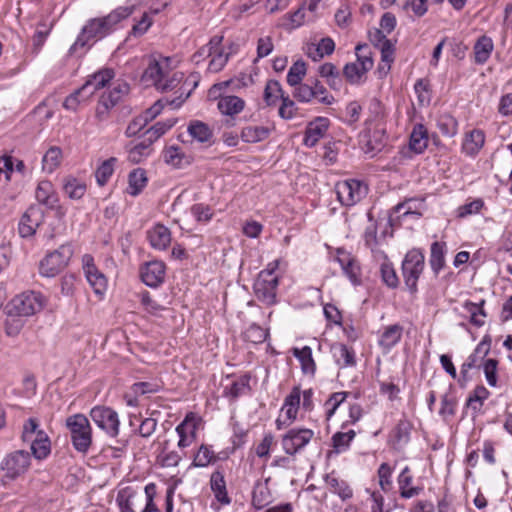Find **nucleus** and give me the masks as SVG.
<instances>
[{
	"label": "nucleus",
	"instance_id": "1",
	"mask_svg": "<svg viewBox=\"0 0 512 512\" xmlns=\"http://www.w3.org/2000/svg\"><path fill=\"white\" fill-rule=\"evenodd\" d=\"M183 79L182 72L173 71L169 57H152L143 72L142 80L153 85L158 91L167 92L175 89Z\"/></svg>",
	"mask_w": 512,
	"mask_h": 512
},
{
	"label": "nucleus",
	"instance_id": "2",
	"mask_svg": "<svg viewBox=\"0 0 512 512\" xmlns=\"http://www.w3.org/2000/svg\"><path fill=\"white\" fill-rule=\"evenodd\" d=\"M132 13L128 7H118L105 17L94 18L87 22L81 34L74 43V47L85 46L90 40L102 39L110 34L114 27Z\"/></svg>",
	"mask_w": 512,
	"mask_h": 512
},
{
	"label": "nucleus",
	"instance_id": "3",
	"mask_svg": "<svg viewBox=\"0 0 512 512\" xmlns=\"http://www.w3.org/2000/svg\"><path fill=\"white\" fill-rule=\"evenodd\" d=\"M31 466V455L25 450H16L5 455L0 462V485L6 487L24 476Z\"/></svg>",
	"mask_w": 512,
	"mask_h": 512
},
{
	"label": "nucleus",
	"instance_id": "4",
	"mask_svg": "<svg viewBox=\"0 0 512 512\" xmlns=\"http://www.w3.org/2000/svg\"><path fill=\"white\" fill-rule=\"evenodd\" d=\"M65 426L68 430L73 448L82 454H87L92 445V428L88 418L81 413L66 418Z\"/></svg>",
	"mask_w": 512,
	"mask_h": 512
},
{
	"label": "nucleus",
	"instance_id": "5",
	"mask_svg": "<svg viewBox=\"0 0 512 512\" xmlns=\"http://www.w3.org/2000/svg\"><path fill=\"white\" fill-rule=\"evenodd\" d=\"M73 253L70 243L62 244L56 250L47 253L39 263L40 275L47 278L57 276L68 265Z\"/></svg>",
	"mask_w": 512,
	"mask_h": 512
},
{
	"label": "nucleus",
	"instance_id": "6",
	"mask_svg": "<svg viewBox=\"0 0 512 512\" xmlns=\"http://www.w3.org/2000/svg\"><path fill=\"white\" fill-rule=\"evenodd\" d=\"M46 302V297L40 292L26 291L11 300L9 313L29 317L40 312L45 307Z\"/></svg>",
	"mask_w": 512,
	"mask_h": 512
},
{
	"label": "nucleus",
	"instance_id": "7",
	"mask_svg": "<svg viewBox=\"0 0 512 512\" xmlns=\"http://www.w3.org/2000/svg\"><path fill=\"white\" fill-rule=\"evenodd\" d=\"M424 265V255L417 249L409 251L402 262L404 281L411 292L417 290V281L423 272Z\"/></svg>",
	"mask_w": 512,
	"mask_h": 512
},
{
	"label": "nucleus",
	"instance_id": "8",
	"mask_svg": "<svg viewBox=\"0 0 512 512\" xmlns=\"http://www.w3.org/2000/svg\"><path fill=\"white\" fill-rule=\"evenodd\" d=\"M335 192L340 203L350 207L365 197L367 186L359 180L349 179L336 183Z\"/></svg>",
	"mask_w": 512,
	"mask_h": 512
},
{
	"label": "nucleus",
	"instance_id": "9",
	"mask_svg": "<svg viewBox=\"0 0 512 512\" xmlns=\"http://www.w3.org/2000/svg\"><path fill=\"white\" fill-rule=\"evenodd\" d=\"M90 417L93 422L109 436H118L120 421L116 411L109 407L96 406L91 409Z\"/></svg>",
	"mask_w": 512,
	"mask_h": 512
},
{
	"label": "nucleus",
	"instance_id": "10",
	"mask_svg": "<svg viewBox=\"0 0 512 512\" xmlns=\"http://www.w3.org/2000/svg\"><path fill=\"white\" fill-rule=\"evenodd\" d=\"M44 211L38 204H33L21 216L18 234L21 238H31L44 221Z\"/></svg>",
	"mask_w": 512,
	"mask_h": 512
},
{
	"label": "nucleus",
	"instance_id": "11",
	"mask_svg": "<svg viewBox=\"0 0 512 512\" xmlns=\"http://www.w3.org/2000/svg\"><path fill=\"white\" fill-rule=\"evenodd\" d=\"M278 284V277H270L268 272H260L253 287L256 297L265 304H274Z\"/></svg>",
	"mask_w": 512,
	"mask_h": 512
},
{
	"label": "nucleus",
	"instance_id": "12",
	"mask_svg": "<svg viewBox=\"0 0 512 512\" xmlns=\"http://www.w3.org/2000/svg\"><path fill=\"white\" fill-rule=\"evenodd\" d=\"M313 436L314 432L310 429H291L282 437L283 450L288 455H295L311 441Z\"/></svg>",
	"mask_w": 512,
	"mask_h": 512
},
{
	"label": "nucleus",
	"instance_id": "13",
	"mask_svg": "<svg viewBox=\"0 0 512 512\" xmlns=\"http://www.w3.org/2000/svg\"><path fill=\"white\" fill-rule=\"evenodd\" d=\"M336 261L340 264L344 274L354 285L360 283L361 269L355 257L343 248H337Z\"/></svg>",
	"mask_w": 512,
	"mask_h": 512
},
{
	"label": "nucleus",
	"instance_id": "14",
	"mask_svg": "<svg viewBox=\"0 0 512 512\" xmlns=\"http://www.w3.org/2000/svg\"><path fill=\"white\" fill-rule=\"evenodd\" d=\"M370 39L381 52L382 64L380 65L379 69L388 71L390 69L391 63L394 60L393 44L389 39L386 38V36L383 34V31L379 29L370 34Z\"/></svg>",
	"mask_w": 512,
	"mask_h": 512
},
{
	"label": "nucleus",
	"instance_id": "15",
	"mask_svg": "<svg viewBox=\"0 0 512 512\" xmlns=\"http://www.w3.org/2000/svg\"><path fill=\"white\" fill-rule=\"evenodd\" d=\"M197 427V418L192 413L187 414L184 420L176 427V432L179 436V448H186L196 440Z\"/></svg>",
	"mask_w": 512,
	"mask_h": 512
},
{
	"label": "nucleus",
	"instance_id": "16",
	"mask_svg": "<svg viewBox=\"0 0 512 512\" xmlns=\"http://www.w3.org/2000/svg\"><path fill=\"white\" fill-rule=\"evenodd\" d=\"M83 269L86 278L96 294L102 295L107 287L105 276L98 271L89 255L83 257Z\"/></svg>",
	"mask_w": 512,
	"mask_h": 512
},
{
	"label": "nucleus",
	"instance_id": "17",
	"mask_svg": "<svg viewBox=\"0 0 512 512\" xmlns=\"http://www.w3.org/2000/svg\"><path fill=\"white\" fill-rule=\"evenodd\" d=\"M141 278L149 287L159 286L165 279V264L158 260L147 262L141 268Z\"/></svg>",
	"mask_w": 512,
	"mask_h": 512
},
{
	"label": "nucleus",
	"instance_id": "18",
	"mask_svg": "<svg viewBox=\"0 0 512 512\" xmlns=\"http://www.w3.org/2000/svg\"><path fill=\"white\" fill-rule=\"evenodd\" d=\"M488 351V346H486L484 343H480L477 345L473 353L468 356L466 361L462 364L460 370L461 378L458 379V382L460 383L461 386H464L466 382L469 380V370L479 367L480 363L484 360Z\"/></svg>",
	"mask_w": 512,
	"mask_h": 512
},
{
	"label": "nucleus",
	"instance_id": "19",
	"mask_svg": "<svg viewBox=\"0 0 512 512\" xmlns=\"http://www.w3.org/2000/svg\"><path fill=\"white\" fill-rule=\"evenodd\" d=\"M329 120L324 117H318L310 122L306 128L303 143L307 147L315 146L318 141L324 137L328 130Z\"/></svg>",
	"mask_w": 512,
	"mask_h": 512
},
{
	"label": "nucleus",
	"instance_id": "20",
	"mask_svg": "<svg viewBox=\"0 0 512 512\" xmlns=\"http://www.w3.org/2000/svg\"><path fill=\"white\" fill-rule=\"evenodd\" d=\"M35 198L41 205L48 209H55L58 206V196L50 181H40L35 190Z\"/></svg>",
	"mask_w": 512,
	"mask_h": 512
},
{
	"label": "nucleus",
	"instance_id": "21",
	"mask_svg": "<svg viewBox=\"0 0 512 512\" xmlns=\"http://www.w3.org/2000/svg\"><path fill=\"white\" fill-rule=\"evenodd\" d=\"M163 158L165 163L178 169L190 165L193 161L191 154L185 153L181 147L176 145L167 147L163 152Z\"/></svg>",
	"mask_w": 512,
	"mask_h": 512
},
{
	"label": "nucleus",
	"instance_id": "22",
	"mask_svg": "<svg viewBox=\"0 0 512 512\" xmlns=\"http://www.w3.org/2000/svg\"><path fill=\"white\" fill-rule=\"evenodd\" d=\"M33 457L37 460L46 459L51 453V442L45 431H39L36 437L29 440Z\"/></svg>",
	"mask_w": 512,
	"mask_h": 512
},
{
	"label": "nucleus",
	"instance_id": "23",
	"mask_svg": "<svg viewBox=\"0 0 512 512\" xmlns=\"http://www.w3.org/2000/svg\"><path fill=\"white\" fill-rule=\"evenodd\" d=\"M485 143V134L480 129H473L466 133L462 150L466 155L475 156L479 153Z\"/></svg>",
	"mask_w": 512,
	"mask_h": 512
},
{
	"label": "nucleus",
	"instance_id": "24",
	"mask_svg": "<svg viewBox=\"0 0 512 512\" xmlns=\"http://www.w3.org/2000/svg\"><path fill=\"white\" fill-rule=\"evenodd\" d=\"M403 327L399 324L387 326L378 340L379 346L388 353L401 339Z\"/></svg>",
	"mask_w": 512,
	"mask_h": 512
},
{
	"label": "nucleus",
	"instance_id": "25",
	"mask_svg": "<svg viewBox=\"0 0 512 512\" xmlns=\"http://www.w3.org/2000/svg\"><path fill=\"white\" fill-rule=\"evenodd\" d=\"M151 246L158 250H165L171 242V233L163 225H155L147 233Z\"/></svg>",
	"mask_w": 512,
	"mask_h": 512
},
{
	"label": "nucleus",
	"instance_id": "26",
	"mask_svg": "<svg viewBox=\"0 0 512 512\" xmlns=\"http://www.w3.org/2000/svg\"><path fill=\"white\" fill-rule=\"evenodd\" d=\"M335 43L332 38H322L317 44L311 43L307 45L306 54L313 61H318L326 55L334 52Z\"/></svg>",
	"mask_w": 512,
	"mask_h": 512
},
{
	"label": "nucleus",
	"instance_id": "27",
	"mask_svg": "<svg viewBox=\"0 0 512 512\" xmlns=\"http://www.w3.org/2000/svg\"><path fill=\"white\" fill-rule=\"evenodd\" d=\"M217 107L222 114L234 116L243 111L245 101L235 95L220 96Z\"/></svg>",
	"mask_w": 512,
	"mask_h": 512
},
{
	"label": "nucleus",
	"instance_id": "28",
	"mask_svg": "<svg viewBox=\"0 0 512 512\" xmlns=\"http://www.w3.org/2000/svg\"><path fill=\"white\" fill-rule=\"evenodd\" d=\"M395 211L401 213V216L413 215L419 218L426 211L424 198H410L395 206Z\"/></svg>",
	"mask_w": 512,
	"mask_h": 512
},
{
	"label": "nucleus",
	"instance_id": "29",
	"mask_svg": "<svg viewBox=\"0 0 512 512\" xmlns=\"http://www.w3.org/2000/svg\"><path fill=\"white\" fill-rule=\"evenodd\" d=\"M301 403V390L299 387H294L291 392L286 396L284 404L281 409L288 420H296L298 410Z\"/></svg>",
	"mask_w": 512,
	"mask_h": 512
},
{
	"label": "nucleus",
	"instance_id": "30",
	"mask_svg": "<svg viewBox=\"0 0 512 512\" xmlns=\"http://www.w3.org/2000/svg\"><path fill=\"white\" fill-rule=\"evenodd\" d=\"M130 87L126 82H118L108 93H104L100 98L101 106L114 107L124 96L129 93Z\"/></svg>",
	"mask_w": 512,
	"mask_h": 512
},
{
	"label": "nucleus",
	"instance_id": "31",
	"mask_svg": "<svg viewBox=\"0 0 512 512\" xmlns=\"http://www.w3.org/2000/svg\"><path fill=\"white\" fill-rule=\"evenodd\" d=\"M332 353L340 368L352 367L356 364L354 350L345 344H335L332 347Z\"/></svg>",
	"mask_w": 512,
	"mask_h": 512
},
{
	"label": "nucleus",
	"instance_id": "32",
	"mask_svg": "<svg viewBox=\"0 0 512 512\" xmlns=\"http://www.w3.org/2000/svg\"><path fill=\"white\" fill-rule=\"evenodd\" d=\"M211 489L215 495V498L224 505L230 503V498L226 489V482L224 475L220 471H215L211 475L210 479Z\"/></svg>",
	"mask_w": 512,
	"mask_h": 512
},
{
	"label": "nucleus",
	"instance_id": "33",
	"mask_svg": "<svg viewBox=\"0 0 512 512\" xmlns=\"http://www.w3.org/2000/svg\"><path fill=\"white\" fill-rule=\"evenodd\" d=\"M412 479L410 469L406 466L398 476V485L402 498H412L420 494L422 490L420 487L411 486Z\"/></svg>",
	"mask_w": 512,
	"mask_h": 512
},
{
	"label": "nucleus",
	"instance_id": "34",
	"mask_svg": "<svg viewBox=\"0 0 512 512\" xmlns=\"http://www.w3.org/2000/svg\"><path fill=\"white\" fill-rule=\"evenodd\" d=\"M293 355L299 360L302 371L305 374L313 375L316 370V364L312 357V349L309 346L302 348H293Z\"/></svg>",
	"mask_w": 512,
	"mask_h": 512
},
{
	"label": "nucleus",
	"instance_id": "35",
	"mask_svg": "<svg viewBox=\"0 0 512 512\" xmlns=\"http://www.w3.org/2000/svg\"><path fill=\"white\" fill-rule=\"evenodd\" d=\"M485 304V300H481L480 303H473L471 301H465L463 303V309L469 314L470 316V323L474 326L481 327L484 325L486 312L483 308Z\"/></svg>",
	"mask_w": 512,
	"mask_h": 512
},
{
	"label": "nucleus",
	"instance_id": "36",
	"mask_svg": "<svg viewBox=\"0 0 512 512\" xmlns=\"http://www.w3.org/2000/svg\"><path fill=\"white\" fill-rule=\"evenodd\" d=\"M270 132L265 126H246L241 131V139L246 143H257L267 139Z\"/></svg>",
	"mask_w": 512,
	"mask_h": 512
},
{
	"label": "nucleus",
	"instance_id": "37",
	"mask_svg": "<svg viewBox=\"0 0 512 512\" xmlns=\"http://www.w3.org/2000/svg\"><path fill=\"white\" fill-rule=\"evenodd\" d=\"M189 135L200 143L209 142L213 136V132L210 127L202 121H191L188 125Z\"/></svg>",
	"mask_w": 512,
	"mask_h": 512
},
{
	"label": "nucleus",
	"instance_id": "38",
	"mask_svg": "<svg viewBox=\"0 0 512 512\" xmlns=\"http://www.w3.org/2000/svg\"><path fill=\"white\" fill-rule=\"evenodd\" d=\"M113 77V70L104 69L92 75L83 85L88 86L87 91H90L92 96L97 90L105 87Z\"/></svg>",
	"mask_w": 512,
	"mask_h": 512
},
{
	"label": "nucleus",
	"instance_id": "39",
	"mask_svg": "<svg viewBox=\"0 0 512 512\" xmlns=\"http://www.w3.org/2000/svg\"><path fill=\"white\" fill-rule=\"evenodd\" d=\"M87 87V85H82L79 89L67 96L63 102V107L72 112L77 111L79 105L91 97V92L87 91Z\"/></svg>",
	"mask_w": 512,
	"mask_h": 512
},
{
	"label": "nucleus",
	"instance_id": "40",
	"mask_svg": "<svg viewBox=\"0 0 512 512\" xmlns=\"http://www.w3.org/2000/svg\"><path fill=\"white\" fill-rule=\"evenodd\" d=\"M493 41L490 37L481 36L474 45L475 62L484 64L493 51Z\"/></svg>",
	"mask_w": 512,
	"mask_h": 512
},
{
	"label": "nucleus",
	"instance_id": "41",
	"mask_svg": "<svg viewBox=\"0 0 512 512\" xmlns=\"http://www.w3.org/2000/svg\"><path fill=\"white\" fill-rule=\"evenodd\" d=\"M411 424L407 420H400L392 432V445L399 449L407 444L410 438Z\"/></svg>",
	"mask_w": 512,
	"mask_h": 512
},
{
	"label": "nucleus",
	"instance_id": "42",
	"mask_svg": "<svg viewBox=\"0 0 512 512\" xmlns=\"http://www.w3.org/2000/svg\"><path fill=\"white\" fill-rule=\"evenodd\" d=\"M86 189V184L74 177H67L63 180V190L70 199H81L85 195Z\"/></svg>",
	"mask_w": 512,
	"mask_h": 512
},
{
	"label": "nucleus",
	"instance_id": "43",
	"mask_svg": "<svg viewBox=\"0 0 512 512\" xmlns=\"http://www.w3.org/2000/svg\"><path fill=\"white\" fill-rule=\"evenodd\" d=\"M147 184V177L145 170L141 168L134 169L129 174L128 193L131 196H137Z\"/></svg>",
	"mask_w": 512,
	"mask_h": 512
},
{
	"label": "nucleus",
	"instance_id": "44",
	"mask_svg": "<svg viewBox=\"0 0 512 512\" xmlns=\"http://www.w3.org/2000/svg\"><path fill=\"white\" fill-rule=\"evenodd\" d=\"M62 151L57 146L50 147L42 159V169L47 173H52L61 163Z\"/></svg>",
	"mask_w": 512,
	"mask_h": 512
},
{
	"label": "nucleus",
	"instance_id": "45",
	"mask_svg": "<svg viewBox=\"0 0 512 512\" xmlns=\"http://www.w3.org/2000/svg\"><path fill=\"white\" fill-rule=\"evenodd\" d=\"M428 143L427 131L423 125L414 127L410 136V148L416 153H422Z\"/></svg>",
	"mask_w": 512,
	"mask_h": 512
},
{
	"label": "nucleus",
	"instance_id": "46",
	"mask_svg": "<svg viewBox=\"0 0 512 512\" xmlns=\"http://www.w3.org/2000/svg\"><path fill=\"white\" fill-rule=\"evenodd\" d=\"M228 59H229V53L225 51L222 44L217 45L213 54L210 56L208 70L212 73H217V72L221 71L227 64Z\"/></svg>",
	"mask_w": 512,
	"mask_h": 512
},
{
	"label": "nucleus",
	"instance_id": "47",
	"mask_svg": "<svg viewBox=\"0 0 512 512\" xmlns=\"http://www.w3.org/2000/svg\"><path fill=\"white\" fill-rule=\"evenodd\" d=\"M151 146L149 142L143 139L128 150V160L134 164L142 162L151 154Z\"/></svg>",
	"mask_w": 512,
	"mask_h": 512
},
{
	"label": "nucleus",
	"instance_id": "48",
	"mask_svg": "<svg viewBox=\"0 0 512 512\" xmlns=\"http://www.w3.org/2000/svg\"><path fill=\"white\" fill-rule=\"evenodd\" d=\"M327 485L330 491L337 494L343 501L350 499L353 496V491L350 486L344 481L334 476L327 478Z\"/></svg>",
	"mask_w": 512,
	"mask_h": 512
},
{
	"label": "nucleus",
	"instance_id": "49",
	"mask_svg": "<svg viewBox=\"0 0 512 512\" xmlns=\"http://www.w3.org/2000/svg\"><path fill=\"white\" fill-rule=\"evenodd\" d=\"M445 243L434 242L431 245L430 265L432 270L438 274L445 264Z\"/></svg>",
	"mask_w": 512,
	"mask_h": 512
},
{
	"label": "nucleus",
	"instance_id": "50",
	"mask_svg": "<svg viewBox=\"0 0 512 512\" xmlns=\"http://www.w3.org/2000/svg\"><path fill=\"white\" fill-rule=\"evenodd\" d=\"M437 127L446 137H453L458 131V122L450 114H441L437 119Z\"/></svg>",
	"mask_w": 512,
	"mask_h": 512
},
{
	"label": "nucleus",
	"instance_id": "51",
	"mask_svg": "<svg viewBox=\"0 0 512 512\" xmlns=\"http://www.w3.org/2000/svg\"><path fill=\"white\" fill-rule=\"evenodd\" d=\"M271 501V493L265 483H257L253 490L252 502L255 507L263 508Z\"/></svg>",
	"mask_w": 512,
	"mask_h": 512
},
{
	"label": "nucleus",
	"instance_id": "52",
	"mask_svg": "<svg viewBox=\"0 0 512 512\" xmlns=\"http://www.w3.org/2000/svg\"><path fill=\"white\" fill-rule=\"evenodd\" d=\"M135 496L136 493L131 487H125L118 491L116 502L121 512H135L132 507V499Z\"/></svg>",
	"mask_w": 512,
	"mask_h": 512
},
{
	"label": "nucleus",
	"instance_id": "53",
	"mask_svg": "<svg viewBox=\"0 0 512 512\" xmlns=\"http://www.w3.org/2000/svg\"><path fill=\"white\" fill-rule=\"evenodd\" d=\"M285 98L281 84L276 80H270L267 82L264 99L268 105H274L278 99Z\"/></svg>",
	"mask_w": 512,
	"mask_h": 512
},
{
	"label": "nucleus",
	"instance_id": "54",
	"mask_svg": "<svg viewBox=\"0 0 512 512\" xmlns=\"http://www.w3.org/2000/svg\"><path fill=\"white\" fill-rule=\"evenodd\" d=\"M306 74V63L302 60H298L290 67L287 74V83L290 86H297L301 83L303 77Z\"/></svg>",
	"mask_w": 512,
	"mask_h": 512
},
{
	"label": "nucleus",
	"instance_id": "55",
	"mask_svg": "<svg viewBox=\"0 0 512 512\" xmlns=\"http://www.w3.org/2000/svg\"><path fill=\"white\" fill-rule=\"evenodd\" d=\"M215 460L214 451L205 444H202L194 456L192 465L194 467H206Z\"/></svg>",
	"mask_w": 512,
	"mask_h": 512
},
{
	"label": "nucleus",
	"instance_id": "56",
	"mask_svg": "<svg viewBox=\"0 0 512 512\" xmlns=\"http://www.w3.org/2000/svg\"><path fill=\"white\" fill-rule=\"evenodd\" d=\"M249 380L248 376H243L233 381L229 386L225 387V395L235 399L244 394L249 389Z\"/></svg>",
	"mask_w": 512,
	"mask_h": 512
},
{
	"label": "nucleus",
	"instance_id": "57",
	"mask_svg": "<svg viewBox=\"0 0 512 512\" xmlns=\"http://www.w3.org/2000/svg\"><path fill=\"white\" fill-rule=\"evenodd\" d=\"M117 159L114 157L109 158L108 160L104 161L96 170L95 177L97 180V183L100 186H103L107 183L109 178L112 176L114 172V165L116 163Z\"/></svg>",
	"mask_w": 512,
	"mask_h": 512
},
{
	"label": "nucleus",
	"instance_id": "58",
	"mask_svg": "<svg viewBox=\"0 0 512 512\" xmlns=\"http://www.w3.org/2000/svg\"><path fill=\"white\" fill-rule=\"evenodd\" d=\"M355 49L357 56L355 62L361 66L362 71L367 73L373 67V59L369 46L367 44H358Z\"/></svg>",
	"mask_w": 512,
	"mask_h": 512
},
{
	"label": "nucleus",
	"instance_id": "59",
	"mask_svg": "<svg viewBox=\"0 0 512 512\" xmlns=\"http://www.w3.org/2000/svg\"><path fill=\"white\" fill-rule=\"evenodd\" d=\"M173 122H157L145 132V138L151 145L165 134L172 126Z\"/></svg>",
	"mask_w": 512,
	"mask_h": 512
},
{
	"label": "nucleus",
	"instance_id": "60",
	"mask_svg": "<svg viewBox=\"0 0 512 512\" xmlns=\"http://www.w3.org/2000/svg\"><path fill=\"white\" fill-rule=\"evenodd\" d=\"M489 391L482 385L477 386L473 394L469 396L467 405L473 410L478 411L483 405V402L489 397Z\"/></svg>",
	"mask_w": 512,
	"mask_h": 512
},
{
	"label": "nucleus",
	"instance_id": "61",
	"mask_svg": "<svg viewBox=\"0 0 512 512\" xmlns=\"http://www.w3.org/2000/svg\"><path fill=\"white\" fill-rule=\"evenodd\" d=\"M267 336L268 332L257 324L250 325L244 332V339L254 344L263 343Z\"/></svg>",
	"mask_w": 512,
	"mask_h": 512
},
{
	"label": "nucleus",
	"instance_id": "62",
	"mask_svg": "<svg viewBox=\"0 0 512 512\" xmlns=\"http://www.w3.org/2000/svg\"><path fill=\"white\" fill-rule=\"evenodd\" d=\"M343 74L351 84H359L366 72L362 71L361 66L357 62H352L345 65Z\"/></svg>",
	"mask_w": 512,
	"mask_h": 512
},
{
	"label": "nucleus",
	"instance_id": "63",
	"mask_svg": "<svg viewBox=\"0 0 512 512\" xmlns=\"http://www.w3.org/2000/svg\"><path fill=\"white\" fill-rule=\"evenodd\" d=\"M223 37L222 36H214L210 39L209 43L205 46L201 47L194 55L193 59L196 63H199L200 60L204 57H209L213 54L217 45L222 44Z\"/></svg>",
	"mask_w": 512,
	"mask_h": 512
},
{
	"label": "nucleus",
	"instance_id": "64",
	"mask_svg": "<svg viewBox=\"0 0 512 512\" xmlns=\"http://www.w3.org/2000/svg\"><path fill=\"white\" fill-rule=\"evenodd\" d=\"M157 487L155 483H149L144 488L146 504L141 512H161L154 502Z\"/></svg>",
	"mask_w": 512,
	"mask_h": 512
}]
</instances>
